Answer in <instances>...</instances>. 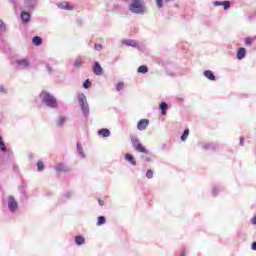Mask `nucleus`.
Here are the masks:
<instances>
[{"mask_svg":"<svg viewBox=\"0 0 256 256\" xmlns=\"http://www.w3.org/2000/svg\"><path fill=\"white\" fill-rule=\"evenodd\" d=\"M129 11L135 15H145L147 13V7L145 6V0H131L129 5Z\"/></svg>","mask_w":256,"mask_h":256,"instance_id":"f257e3e1","label":"nucleus"},{"mask_svg":"<svg viewBox=\"0 0 256 256\" xmlns=\"http://www.w3.org/2000/svg\"><path fill=\"white\" fill-rule=\"evenodd\" d=\"M40 98L42 100V103H44L45 105H47V107H50L51 109H55V107H57V99H55V97H53V95H51L48 92H42L40 94Z\"/></svg>","mask_w":256,"mask_h":256,"instance_id":"f03ea898","label":"nucleus"},{"mask_svg":"<svg viewBox=\"0 0 256 256\" xmlns=\"http://www.w3.org/2000/svg\"><path fill=\"white\" fill-rule=\"evenodd\" d=\"M78 103L80 105V109L84 115V117L87 119L89 117V103L87 102V96L85 94L81 93L78 95Z\"/></svg>","mask_w":256,"mask_h":256,"instance_id":"7ed1b4c3","label":"nucleus"},{"mask_svg":"<svg viewBox=\"0 0 256 256\" xmlns=\"http://www.w3.org/2000/svg\"><path fill=\"white\" fill-rule=\"evenodd\" d=\"M131 143L135 151H137L138 153H144V155H149V150L145 149V147L141 145V142L139 141V138H137V136L131 137Z\"/></svg>","mask_w":256,"mask_h":256,"instance_id":"20e7f679","label":"nucleus"},{"mask_svg":"<svg viewBox=\"0 0 256 256\" xmlns=\"http://www.w3.org/2000/svg\"><path fill=\"white\" fill-rule=\"evenodd\" d=\"M17 207H19V204L17 203V200H15V197L9 196L8 197V209L12 213H15L17 211Z\"/></svg>","mask_w":256,"mask_h":256,"instance_id":"39448f33","label":"nucleus"},{"mask_svg":"<svg viewBox=\"0 0 256 256\" xmlns=\"http://www.w3.org/2000/svg\"><path fill=\"white\" fill-rule=\"evenodd\" d=\"M149 126V120L147 119H141L137 124V129L139 131H145L147 127Z\"/></svg>","mask_w":256,"mask_h":256,"instance_id":"423d86ee","label":"nucleus"},{"mask_svg":"<svg viewBox=\"0 0 256 256\" xmlns=\"http://www.w3.org/2000/svg\"><path fill=\"white\" fill-rule=\"evenodd\" d=\"M93 73L94 75H103V68L99 62H94Z\"/></svg>","mask_w":256,"mask_h":256,"instance_id":"0eeeda50","label":"nucleus"},{"mask_svg":"<svg viewBox=\"0 0 256 256\" xmlns=\"http://www.w3.org/2000/svg\"><path fill=\"white\" fill-rule=\"evenodd\" d=\"M16 63L20 69H27L29 67V60L27 59L17 60Z\"/></svg>","mask_w":256,"mask_h":256,"instance_id":"6e6552de","label":"nucleus"},{"mask_svg":"<svg viewBox=\"0 0 256 256\" xmlns=\"http://www.w3.org/2000/svg\"><path fill=\"white\" fill-rule=\"evenodd\" d=\"M55 171H57L58 173H67V171H69V168L63 164H58L55 167Z\"/></svg>","mask_w":256,"mask_h":256,"instance_id":"1a4fd4ad","label":"nucleus"},{"mask_svg":"<svg viewBox=\"0 0 256 256\" xmlns=\"http://www.w3.org/2000/svg\"><path fill=\"white\" fill-rule=\"evenodd\" d=\"M59 9H65L66 11H71L73 6H70L68 2H61L58 4Z\"/></svg>","mask_w":256,"mask_h":256,"instance_id":"9d476101","label":"nucleus"},{"mask_svg":"<svg viewBox=\"0 0 256 256\" xmlns=\"http://www.w3.org/2000/svg\"><path fill=\"white\" fill-rule=\"evenodd\" d=\"M20 17L23 23H29L31 21V15L27 12H22Z\"/></svg>","mask_w":256,"mask_h":256,"instance_id":"9b49d317","label":"nucleus"},{"mask_svg":"<svg viewBox=\"0 0 256 256\" xmlns=\"http://www.w3.org/2000/svg\"><path fill=\"white\" fill-rule=\"evenodd\" d=\"M122 43L123 45H127V47H137V41L135 40H131V39L123 40Z\"/></svg>","mask_w":256,"mask_h":256,"instance_id":"f8f14e48","label":"nucleus"},{"mask_svg":"<svg viewBox=\"0 0 256 256\" xmlns=\"http://www.w3.org/2000/svg\"><path fill=\"white\" fill-rule=\"evenodd\" d=\"M204 76L210 81H215V74L211 70L204 71Z\"/></svg>","mask_w":256,"mask_h":256,"instance_id":"ddd939ff","label":"nucleus"},{"mask_svg":"<svg viewBox=\"0 0 256 256\" xmlns=\"http://www.w3.org/2000/svg\"><path fill=\"white\" fill-rule=\"evenodd\" d=\"M125 159H126V161L131 163V165H134V166L137 165V162L135 161V158H133V155H131V154H126Z\"/></svg>","mask_w":256,"mask_h":256,"instance_id":"4468645a","label":"nucleus"},{"mask_svg":"<svg viewBox=\"0 0 256 256\" xmlns=\"http://www.w3.org/2000/svg\"><path fill=\"white\" fill-rule=\"evenodd\" d=\"M246 55V50L245 48H239L237 52V59H243Z\"/></svg>","mask_w":256,"mask_h":256,"instance_id":"2eb2a0df","label":"nucleus"},{"mask_svg":"<svg viewBox=\"0 0 256 256\" xmlns=\"http://www.w3.org/2000/svg\"><path fill=\"white\" fill-rule=\"evenodd\" d=\"M99 135H102V137H109V135H111V131H109V129H101L98 131Z\"/></svg>","mask_w":256,"mask_h":256,"instance_id":"dca6fc26","label":"nucleus"},{"mask_svg":"<svg viewBox=\"0 0 256 256\" xmlns=\"http://www.w3.org/2000/svg\"><path fill=\"white\" fill-rule=\"evenodd\" d=\"M76 245H84L85 244V237L83 236H76L75 237Z\"/></svg>","mask_w":256,"mask_h":256,"instance_id":"f3484780","label":"nucleus"},{"mask_svg":"<svg viewBox=\"0 0 256 256\" xmlns=\"http://www.w3.org/2000/svg\"><path fill=\"white\" fill-rule=\"evenodd\" d=\"M161 115H167L168 105L165 102L160 104Z\"/></svg>","mask_w":256,"mask_h":256,"instance_id":"a211bd4d","label":"nucleus"},{"mask_svg":"<svg viewBox=\"0 0 256 256\" xmlns=\"http://www.w3.org/2000/svg\"><path fill=\"white\" fill-rule=\"evenodd\" d=\"M32 42L34 43V45H41V43H43V40L41 39V37H38V36H35L33 39H32Z\"/></svg>","mask_w":256,"mask_h":256,"instance_id":"6ab92c4d","label":"nucleus"},{"mask_svg":"<svg viewBox=\"0 0 256 256\" xmlns=\"http://www.w3.org/2000/svg\"><path fill=\"white\" fill-rule=\"evenodd\" d=\"M148 72H149V69L145 65H142L138 68V73H142L143 75H145V73H148Z\"/></svg>","mask_w":256,"mask_h":256,"instance_id":"aec40b11","label":"nucleus"},{"mask_svg":"<svg viewBox=\"0 0 256 256\" xmlns=\"http://www.w3.org/2000/svg\"><path fill=\"white\" fill-rule=\"evenodd\" d=\"M77 151L79 155L84 159L85 157V152L83 151V147H81V143H77Z\"/></svg>","mask_w":256,"mask_h":256,"instance_id":"412c9836","label":"nucleus"},{"mask_svg":"<svg viewBox=\"0 0 256 256\" xmlns=\"http://www.w3.org/2000/svg\"><path fill=\"white\" fill-rule=\"evenodd\" d=\"M189 137V129L184 130V133L181 135V141H187Z\"/></svg>","mask_w":256,"mask_h":256,"instance_id":"4be33fe9","label":"nucleus"},{"mask_svg":"<svg viewBox=\"0 0 256 256\" xmlns=\"http://www.w3.org/2000/svg\"><path fill=\"white\" fill-rule=\"evenodd\" d=\"M83 65V61L81 60V58H77L75 61H74V67L76 68H79Z\"/></svg>","mask_w":256,"mask_h":256,"instance_id":"5701e85b","label":"nucleus"},{"mask_svg":"<svg viewBox=\"0 0 256 256\" xmlns=\"http://www.w3.org/2000/svg\"><path fill=\"white\" fill-rule=\"evenodd\" d=\"M0 150L5 152L7 151V147H5V142H3V137L0 136Z\"/></svg>","mask_w":256,"mask_h":256,"instance_id":"b1692460","label":"nucleus"},{"mask_svg":"<svg viewBox=\"0 0 256 256\" xmlns=\"http://www.w3.org/2000/svg\"><path fill=\"white\" fill-rule=\"evenodd\" d=\"M97 225H105V216L98 217Z\"/></svg>","mask_w":256,"mask_h":256,"instance_id":"393cba45","label":"nucleus"},{"mask_svg":"<svg viewBox=\"0 0 256 256\" xmlns=\"http://www.w3.org/2000/svg\"><path fill=\"white\" fill-rule=\"evenodd\" d=\"M222 7H224L225 11L231 7V2L229 1H223L222 2Z\"/></svg>","mask_w":256,"mask_h":256,"instance_id":"a878e982","label":"nucleus"},{"mask_svg":"<svg viewBox=\"0 0 256 256\" xmlns=\"http://www.w3.org/2000/svg\"><path fill=\"white\" fill-rule=\"evenodd\" d=\"M64 123H65V117L60 116L58 118V127H63Z\"/></svg>","mask_w":256,"mask_h":256,"instance_id":"bb28decb","label":"nucleus"},{"mask_svg":"<svg viewBox=\"0 0 256 256\" xmlns=\"http://www.w3.org/2000/svg\"><path fill=\"white\" fill-rule=\"evenodd\" d=\"M83 87H84V89H89V87H91V81H89V79H87V80L83 83Z\"/></svg>","mask_w":256,"mask_h":256,"instance_id":"cd10ccee","label":"nucleus"},{"mask_svg":"<svg viewBox=\"0 0 256 256\" xmlns=\"http://www.w3.org/2000/svg\"><path fill=\"white\" fill-rule=\"evenodd\" d=\"M147 179H153V170H148L146 172Z\"/></svg>","mask_w":256,"mask_h":256,"instance_id":"c85d7f7f","label":"nucleus"},{"mask_svg":"<svg viewBox=\"0 0 256 256\" xmlns=\"http://www.w3.org/2000/svg\"><path fill=\"white\" fill-rule=\"evenodd\" d=\"M37 167H38V171H43V169H44V164H43V162H38V163H37Z\"/></svg>","mask_w":256,"mask_h":256,"instance_id":"c756f323","label":"nucleus"},{"mask_svg":"<svg viewBox=\"0 0 256 256\" xmlns=\"http://www.w3.org/2000/svg\"><path fill=\"white\" fill-rule=\"evenodd\" d=\"M121 89H123V82H119V83L116 85V90H117V91H121Z\"/></svg>","mask_w":256,"mask_h":256,"instance_id":"7c9ffc66","label":"nucleus"},{"mask_svg":"<svg viewBox=\"0 0 256 256\" xmlns=\"http://www.w3.org/2000/svg\"><path fill=\"white\" fill-rule=\"evenodd\" d=\"M156 4H157V7L161 9V7H163V0H156Z\"/></svg>","mask_w":256,"mask_h":256,"instance_id":"2f4dec72","label":"nucleus"},{"mask_svg":"<svg viewBox=\"0 0 256 256\" xmlns=\"http://www.w3.org/2000/svg\"><path fill=\"white\" fill-rule=\"evenodd\" d=\"M0 29L2 31H6V29H5V22H3V20H0Z\"/></svg>","mask_w":256,"mask_h":256,"instance_id":"473e14b6","label":"nucleus"},{"mask_svg":"<svg viewBox=\"0 0 256 256\" xmlns=\"http://www.w3.org/2000/svg\"><path fill=\"white\" fill-rule=\"evenodd\" d=\"M251 43H253V38H246L245 39V44L246 45H251Z\"/></svg>","mask_w":256,"mask_h":256,"instance_id":"72a5a7b5","label":"nucleus"},{"mask_svg":"<svg viewBox=\"0 0 256 256\" xmlns=\"http://www.w3.org/2000/svg\"><path fill=\"white\" fill-rule=\"evenodd\" d=\"M94 48L96 49V51H101V49H103V46L101 44H95Z\"/></svg>","mask_w":256,"mask_h":256,"instance_id":"f704fd0d","label":"nucleus"},{"mask_svg":"<svg viewBox=\"0 0 256 256\" xmlns=\"http://www.w3.org/2000/svg\"><path fill=\"white\" fill-rule=\"evenodd\" d=\"M214 6H215V7L223 6V2L215 1V2H214Z\"/></svg>","mask_w":256,"mask_h":256,"instance_id":"c9c22d12","label":"nucleus"},{"mask_svg":"<svg viewBox=\"0 0 256 256\" xmlns=\"http://www.w3.org/2000/svg\"><path fill=\"white\" fill-rule=\"evenodd\" d=\"M252 250H253V251H256V242H254V243L252 244Z\"/></svg>","mask_w":256,"mask_h":256,"instance_id":"e433bc0d","label":"nucleus"},{"mask_svg":"<svg viewBox=\"0 0 256 256\" xmlns=\"http://www.w3.org/2000/svg\"><path fill=\"white\" fill-rule=\"evenodd\" d=\"M0 92L6 93L5 88H3V86H0Z\"/></svg>","mask_w":256,"mask_h":256,"instance_id":"4c0bfd02","label":"nucleus"},{"mask_svg":"<svg viewBox=\"0 0 256 256\" xmlns=\"http://www.w3.org/2000/svg\"><path fill=\"white\" fill-rule=\"evenodd\" d=\"M203 147H204V149H209L211 147V144H206Z\"/></svg>","mask_w":256,"mask_h":256,"instance_id":"58836bf2","label":"nucleus"},{"mask_svg":"<svg viewBox=\"0 0 256 256\" xmlns=\"http://www.w3.org/2000/svg\"><path fill=\"white\" fill-rule=\"evenodd\" d=\"M243 141H244V138L241 137V138H240V145H243Z\"/></svg>","mask_w":256,"mask_h":256,"instance_id":"ea45409f","label":"nucleus"},{"mask_svg":"<svg viewBox=\"0 0 256 256\" xmlns=\"http://www.w3.org/2000/svg\"><path fill=\"white\" fill-rule=\"evenodd\" d=\"M215 191H217V188H214L213 191H212V193H213L214 195H217V192H215Z\"/></svg>","mask_w":256,"mask_h":256,"instance_id":"a19ab883","label":"nucleus"},{"mask_svg":"<svg viewBox=\"0 0 256 256\" xmlns=\"http://www.w3.org/2000/svg\"><path fill=\"white\" fill-rule=\"evenodd\" d=\"M99 204H100V205H103V201H102V200H99Z\"/></svg>","mask_w":256,"mask_h":256,"instance_id":"79ce46f5","label":"nucleus"},{"mask_svg":"<svg viewBox=\"0 0 256 256\" xmlns=\"http://www.w3.org/2000/svg\"><path fill=\"white\" fill-rule=\"evenodd\" d=\"M12 3H15V0H10Z\"/></svg>","mask_w":256,"mask_h":256,"instance_id":"37998d69","label":"nucleus"},{"mask_svg":"<svg viewBox=\"0 0 256 256\" xmlns=\"http://www.w3.org/2000/svg\"><path fill=\"white\" fill-rule=\"evenodd\" d=\"M181 256H185V253L182 252Z\"/></svg>","mask_w":256,"mask_h":256,"instance_id":"c03bdc74","label":"nucleus"},{"mask_svg":"<svg viewBox=\"0 0 256 256\" xmlns=\"http://www.w3.org/2000/svg\"><path fill=\"white\" fill-rule=\"evenodd\" d=\"M147 161H151V159L148 158Z\"/></svg>","mask_w":256,"mask_h":256,"instance_id":"a18cd8bd","label":"nucleus"}]
</instances>
